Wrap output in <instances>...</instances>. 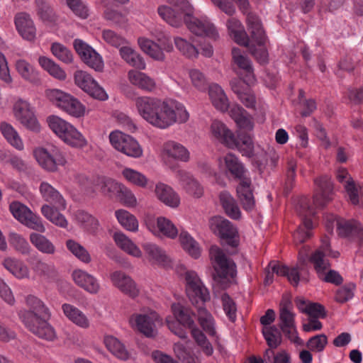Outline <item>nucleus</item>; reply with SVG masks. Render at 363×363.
<instances>
[{
	"mask_svg": "<svg viewBox=\"0 0 363 363\" xmlns=\"http://www.w3.org/2000/svg\"><path fill=\"white\" fill-rule=\"evenodd\" d=\"M134 103L138 114L149 124L160 129L176 123H186L189 118L184 104L174 99L140 96L135 99Z\"/></svg>",
	"mask_w": 363,
	"mask_h": 363,
	"instance_id": "nucleus-1",
	"label": "nucleus"
},
{
	"mask_svg": "<svg viewBox=\"0 0 363 363\" xmlns=\"http://www.w3.org/2000/svg\"><path fill=\"white\" fill-rule=\"evenodd\" d=\"M316 192L313 199V203L304 197L301 198L297 206L296 211L302 218V223L294 234V242L301 244L313 235L312 230L314 224L311 217L316 213V210L323 207L331 200L333 185L330 179L327 177H321L315 180Z\"/></svg>",
	"mask_w": 363,
	"mask_h": 363,
	"instance_id": "nucleus-2",
	"label": "nucleus"
},
{
	"mask_svg": "<svg viewBox=\"0 0 363 363\" xmlns=\"http://www.w3.org/2000/svg\"><path fill=\"white\" fill-rule=\"evenodd\" d=\"M247 23L251 35L250 43L242 24L237 18H230L226 22L229 35L238 44L248 47L259 64H265L268 62L269 56L266 48L267 37L261 21L257 16L250 13L247 17Z\"/></svg>",
	"mask_w": 363,
	"mask_h": 363,
	"instance_id": "nucleus-3",
	"label": "nucleus"
},
{
	"mask_svg": "<svg viewBox=\"0 0 363 363\" xmlns=\"http://www.w3.org/2000/svg\"><path fill=\"white\" fill-rule=\"evenodd\" d=\"M26 303L28 309L18 312L19 318L25 327L40 338L55 340L57 338L55 330L46 320L51 315L49 308L40 299L32 295L26 297Z\"/></svg>",
	"mask_w": 363,
	"mask_h": 363,
	"instance_id": "nucleus-4",
	"label": "nucleus"
},
{
	"mask_svg": "<svg viewBox=\"0 0 363 363\" xmlns=\"http://www.w3.org/2000/svg\"><path fill=\"white\" fill-rule=\"evenodd\" d=\"M172 311L176 320L171 317L166 318L169 329L182 339L187 337V332L182 326L191 329V335L196 344L202 349L206 355L211 356L213 352V346L204 333L196 326L191 311L179 303L172 305Z\"/></svg>",
	"mask_w": 363,
	"mask_h": 363,
	"instance_id": "nucleus-5",
	"label": "nucleus"
},
{
	"mask_svg": "<svg viewBox=\"0 0 363 363\" xmlns=\"http://www.w3.org/2000/svg\"><path fill=\"white\" fill-rule=\"evenodd\" d=\"M43 199L49 204L41 207V213L51 223L60 228H66L68 222L60 211L66 208V201L62 194L48 182H43L39 187Z\"/></svg>",
	"mask_w": 363,
	"mask_h": 363,
	"instance_id": "nucleus-6",
	"label": "nucleus"
},
{
	"mask_svg": "<svg viewBox=\"0 0 363 363\" xmlns=\"http://www.w3.org/2000/svg\"><path fill=\"white\" fill-rule=\"evenodd\" d=\"M340 255L339 252L333 251L330 249V244L328 238H324L321 240V247L316 250L311 257V261L314 265V268L318 273V277L323 281L332 283L336 285L342 282V277L335 270L325 271L329 269L330 263L325 256L337 258Z\"/></svg>",
	"mask_w": 363,
	"mask_h": 363,
	"instance_id": "nucleus-7",
	"label": "nucleus"
},
{
	"mask_svg": "<svg viewBox=\"0 0 363 363\" xmlns=\"http://www.w3.org/2000/svg\"><path fill=\"white\" fill-rule=\"evenodd\" d=\"M48 123L50 128L67 145L79 149L86 146L85 137L69 122L57 116H50Z\"/></svg>",
	"mask_w": 363,
	"mask_h": 363,
	"instance_id": "nucleus-8",
	"label": "nucleus"
},
{
	"mask_svg": "<svg viewBox=\"0 0 363 363\" xmlns=\"http://www.w3.org/2000/svg\"><path fill=\"white\" fill-rule=\"evenodd\" d=\"M169 6L162 5L157 9L159 16L173 27H179L185 18L194 14V8L189 0H167Z\"/></svg>",
	"mask_w": 363,
	"mask_h": 363,
	"instance_id": "nucleus-9",
	"label": "nucleus"
},
{
	"mask_svg": "<svg viewBox=\"0 0 363 363\" xmlns=\"http://www.w3.org/2000/svg\"><path fill=\"white\" fill-rule=\"evenodd\" d=\"M33 156L38 164L49 172H57L59 167L64 166L67 163L63 152L56 147H36L33 150Z\"/></svg>",
	"mask_w": 363,
	"mask_h": 363,
	"instance_id": "nucleus-10",
	"label": "nucleus"
},
{
	"mask_svg": "<svg viewBox=\"0 0 363 363\" xmlns=\"http://www.w3.org/2000/svg\"><path fill=\"white\" fill-rule=\"evenodd\" d=\"M48 99L58 108L75 118L83 116L85 106L77 99L59 89H52L48 92Z\"/></svg>",
	"mask_w": 363,
	"mask_h": 363,
	"instance_id": "nucleus-11",
	"label": "nucleus"
},
{
	"mask_svg": "<svg viewBox=\"0 0 363 363\" xmlns=\"http://www.w3.org/2000/svg\"><path fill=\"white\" fill-rule=\"evenodd\" d=\"M209 256L218 278L228 280L234 277L236 274L235 264L220 248L212 246Z\"/></svg>",
	"mask_w": 363,
	"mask_h": 363,
	"instance_id": "nucleus-12",
	"label": "nucleus"
},
{
	"mask_svg": "<svg viewBox=\"0 0 363 363\" xmlns=\"http://www.w3.org/2000/svg\"><path fill=\"white\" fill-rule=\"evenodd\" d=\"M109 140L114 149L128 157L139 158L143 155V149L138 141L121 131H112Z\"/></svg>",
	"mask_w": 363,
	"mask_h": 363,
	"instance_id": "nucleus-13",
	"label": "nucleus"
},
{
	"mask_svg": "<svg viewBox=\"0 0 363 363\" xmlns=\"http://www.w3.org/2000/svg\"><path fill=\"white\" fill-rule=\"evenodd\" d=\"M211 230L219 236L228 245L236 247L239 244V235L235 225L221 216H214L209 220Z\"/></svg>",
	"mask_w": 363,
	"mask_h": 363,
	"instance_id": "nucleus-14",
	"label": "nucleus"
},
{
	"mask_svg": "<svg viewBox=\"0 0 363 363\" xmlns=\"http://www.w3.org/2000/svg\"><path fill=\"white\" fill-rule=\"evenodd\" d=\"M13 112L15 118L23 127L33 132L40 131V125L35 116V108L28 101L17 99L13 104Z\"/></svg>",
	"mask_w": 363,
	"mask_h": 363,
	"instance_id": "nucleus-15",
	"label": "nucleus"
},
{
	"mask_svg": "<svg viewBox=\"0 0 363 363\" xmlns=\"http://www.w3.org/2000/svg\"><path fill=\"white\" fill-rule=\"evenodd\" d=\"M9 210L16 220L28 228L40 233L45 231L41 218L33 213L26 205L13 201L9 206Z\"/></svg>",
	"mask_w": 363,
	"mask_h": 363,
	"instance_id": "nucleus-16",
	"label": "nucleus"
},
{
	"mask_svg": "<svg viewBox=\"0 0 363 363\" xmlns=\"http://www.w3.org/2000/svg\"><path fill=\"white\" fill-rule=\"evenodd\" d=\"M158 319L156 312L145 309L132 314L129 318L130 326L147 337H153L156 334L155 322Z\"/></svg>",
	"mask_w": 363,
	"mask_h": 363,
	"instance_id": "nucleus-17",
	"label": "nucleus"
},
{
	"mask_svg": "<svg viewBox=\"0 0 363 363\" xmlns=\"http://www.w3.org/2000/svg\"><path fill=\"white\" fill-rule=\"evenodd\" d=\"M185 279L186 294L192 304L195 305L200 302L203 303L209 301V291L196 272L186 271L185 272Z\"/></svg>",
	"mask_w": 363,
	"mask_h": 363,
	"instance_id": "nucleus-18",
	"label": "nucleus"
},
{
	"mask_svg": "<svg viewBox=\"0 0 363 363\" xmlns=\"http://www.w3.org/2000/svg\"><path fill=\"white\" fill-rule=\"evenodd\" d=\"M183 22L185 23L189 31L197 36H205L213 40L219 37L215 25L206 16L196 17L194 14H191Z\"/></svg>",
	"mask_w": 363,
	"mask_h": 363,
	"instance_id": "nucleus-19",
	"label": "nucleus"
},
{
	"mask_svg": "<svg viewBox=\"0 0 363 363\" xmlns=\"http://www.w3.org/2000/svg\"><path fill=\"white\" fill-rule=\"evenodd\" d=\"M75 84L94 99L106 101L108 96L104 89L89 73L78 70L74 75Z\"/></svg>",
	"mask_w": 363,
	"mask_h": 363,
	"instance_id": "nucleus-20",
	"label": "nucleus"
},
{
	"mask_svg": "<svg viewBox=\"0 0 363 363\" xmlns=\"http://www.w3.org/2000/svg\"><path fill=\"white\" fill-rule=\"evenodd\" d=\"M291 303L288 299H283L280 305V328L284 335L293 342L299 343L301 339L295 325L294 313L291 311Z\"/></svg>",
	"mask_w": 363,
	"mask_h": 363,
	"instance_id": "nucleus-21",
	"label": "nucleus"
},
{
	"mask_svg": "<svg viewBox=\"0 0 363 363\" xmlns=\"http://www.w3.org/2000/svg\"><path fill=\"white\" fill-rule=\"evenodd\" d=\"M160 155L164 162L170 167L172 161L186 162L190 159L189 151L183 145L173 140L164 143Z\"/></svg>",
	"mask_w": 363,
	"mask_h": 363,
	"instance_id": "nucleus-22",
	"label": "nucleus"
},
{
	"mask_svg": "<svg viewBox=\"0 0 363 363\" xmlns=\"http://www.w3.org/2000/svg\"><path fill=\"white\" fill-rule=\"evenodd\" d=\"M149 231L157 237L175 239L179 235L176 225L168 218L160 216L157 219H148L145 222Z\"/></svg>",
	"mask_w": 363,
	"mask_h": 363,
	"instance_id": "nucleus-23",
	"label": "nucleus"
},
{
	"mask_svg": "<svg viewBox=\"0 0 363 363\" xmlns=\"http://www.w3.org/2000/svg\"><path fill=\"white\" fill-rule=\"evenodd\" d=\"M13 22L18 35L24 40L33 41L36 37V28L30 14L21 11L15 14Z\"/></svg>",
	"mask_w": 363,
	"mask_h": 363,
	"instance_id": "nucleus-24",
	"label": "nucleus"
},
{
	"mask_svg": "<svg viewBox=\"0 0 363 363\" xmlns=\"http://www.w3.org/2000/svg\"><path fill=\"white\" fill-rule=\"evenodd\" d=\"M335 227L340 236L347 237L357 230L358 223L355 220H346L333 214L327 216L325 217L327 231L332 233Z\"/></svg>",
	"mask_w": 363,
	"mask_h": 363,
	"instance_id": "nucleus-25",
	"label": "nucleus"
},
{
	"mask_svg": "<svg viewBox=\"0 0 363 363\" xmlns=\"http://www.w3.org/2000/svg\"><path fill=\"white\" fill-rule=\"evenodd\" d=\"M112 284L123 293L130 297H136L140 289L135 282L127 274L121 271H115L110 274Z\"/></svg>",
	"mask_w": 363,
	"mask_h": 363,
	"instance_id": "nucleus-26",
	"label": "nucleus"
},
{
	"mask_svg": "<svg viewBox=\"0 0 363 363\" xmlns=\"http://www.w3.org/2000/svg\"><path fill=\"white\" fill-rule=\"evenodd\" d=\"M337 179L343 184L350 201L353 204H357L359 196H362L363 187L357 186L346 169L340 168L337 172Z\"/></svg>",
	"mask_w": 363,
	"mask_h": 363,
	"instance_id": "nucleus-27",
	"label": "nucleus"
},
{
	"mask_svg": "<svg viewBox=\"0 0 363 363\" xmlns=\"http://www.w3.org/2000/svg\"><path fill=\"white\" fill-rule=\"evenodd\" d=\"M250 178L245 177L240 181L237 186V196L242 206L247 212H252L255 208V200L251 187Z\"/></svg>",
	"mask_w": 363,
	"mask_h": 363,
	"instance_id": "nucleus-28",
	"label": "nucleus"
},
{
	"mask_svg": "<svg viewBox=\"0 0 363 363\" xmlns=\"http://www.w3.org/2000/svg\"><path fill=\"white\" fill-rule=\"evenodd\" d=\"M72 278L77 285L91 294H96L100 291L101 286L98 279L86 271L74 270L72 272Z\"/></svg>",
	"mask_w": 363,
	"mask_h": 363,
	"instance_id": "nucleus-29",
	"label": "nucleus"
},
{
	"mask_svg": "<svg viewBox=\"0 0 363 363\" xmlns=\"http://www.w3.org/2000/svg\"><path fill=\"white\" fill-rule=\"evenodd\" d=\"M210 134L213 140L228 147L235 144L234 133L222 121L215 120L211 123Z\"/></svg>",
	"mask_w": 363,
	"mask_h": 363,
	"instance_id": "nucleus-30",
	"label": "nucleus"
},
{
	"mask_svg": "<svg viewBox=\"0 0 363 363\" xmlns=\"http://www.w3.org/2000/svg\"><path fill=\"white\" fill-rule=\"evenodd\" d=\"M129 82L134 86L146 92H152L156 89V82L154 79L146 73L136 69H130L127 74Z\"/></svg>",
	"mask_w": 363,
	"mask_h": 363,
	"instance_id": "nucleus-31",
	"label": "nucleus"
},
{
	"mask_svg": "<svg viewBox=\"0 0 363 363\" xmlns=\"http://www.w3.org/2000/svg\"><path fill=\"white\" fill-rule=\"evenodd\" d=\"M232 56L234 63L245 73L244 82L247 84L254 83L255 78L253 67L248 57L237 48H233Z\"/></svg>",
	"mask_w": 363,
	"mask_h": 363,
	"instance_id": "nucleus-32",
	"label": "nucleus"
},
{
	"mask_svg": "<svg viewBox=\"0 0 363 363\" xmlns=\"http://www.w3.org/2000/svg\"><path fill=\"white\" fill-rule=\"evenodd\" d=\"M113 238L117 247L126 254L136 258L142 257L143 252L140 247L123 233L116 232Z\"/></svg>",
	"mask_w": 363,
	"mask_h": 363,
	"instance_id": "nucleus-33",
	"label": "nucleus"
},
{
	"mask_svg": "<svg viewBox=\"0 0 363 363\" xmlns=\"http://www.w3.org/2000/svg\"><path fill=\"white\" fill-rule=\"evenodd\" d=\"M155 193L157 198L165 205L176 208L180 203L178 194L169 186L159 182L155 186Z\"/></svg>",
	"mask_w": 363,
	"mask_h": 363,
	"instance_id": "nucleus-34",
	"label": "nucleus"
},
{
	"mask_svg": "<svg viewBox=\"0 0 363 363\" xmlns=\"http://www.w3.org/2000/svg\"><path fill=\"white\" fill-rule=\"evenodd\" d=\"M208 95L213 106L221 112H226L230 108V102L223 88L218 84L208 86Z\"/></svg>",
	"mask_w": 363,
	"mask_h": 363,
	"instance_id": "nucleus-35",
	"label": "nucleus"
},
{
	"mask_svg": "<svg viewBox=\"0 0 363 363\" xmlns=\"http://www.w3.org/2000/svg\"><path fill=\"white\" fill-rule=\"evenodd\" d=\"M177 177L187 193L196 198L203 195V189L202 186L189 172L184 170H179L177 173Z\"/></svg>",
	"mask_w": 363,
	"mask_h": 363,
	"instance_id": "nucleus-36",
	"label": "nucleus"
},
{
	"mask_svg": "<svg viewBox=\"0 0 363 363\" xmlns=\"http://www.w3.org/2000/svg\"><path fill=\"white\" fill-rule=\"evenodd\" d=\"M143 248L151 263L164 267L169 264V257L167 256L165 251L156 244L146 242L143 245Z\"/></svg>",
	"mask_w": 363,
	"mask_h": 363,
	"instance_id": "nucleus-37",
	"label": "nucleus"
},
{
	"mask_svg": "<svg viewBox=\"0 0 363 363\" xmlns=\"http://www.w3.org/2000/svg\"><path fill=\"white\" fill-rule=\"evenodd\" d=\"M229 115L240 128L247 130L253 129L252 118L240 106L233 104L230 108Z\"/></svg>",
	"mask_w": 363,
	"mask_h": 363,
	"instance_id": "nucleus-38",
	"label": "nucleus"
},
{
	"mask_svg": "<svg viewBox=\"0 0 363 363\" xmlns=\"http://www.w3.org/2000/svg\"><path fill=\"white\" fill-rule=\"evenodd\" d=\"M119 53L121 58L129 65L139 69L143 70L146 68V64L143 57L129 45L124 44L119 48Z\"/></svg>",
	"mask_w": 363,
	"mask_h": 363,
	"instance_id": "nucleus-39",
	"label": "nucleus"
},
{
	"mask_svg": "<svg viewBox=\"0 0 363 363\" xmlns=\"http://www.w3.org/2000/svg\"><path fill=\"white\" fill-rule=\"evenodd\" d=\"M2 265L12 275L18 279L28 278L29 269L20 259L15 257H8L2 261Z\"/></svg>",
	"mask_w": 363,
	"mask_h": 363,
	"instance_id": "nucleus-40",
	"label": "nucleus"
},
{
	"mask_svg": "<svg viewBox=\"0 0 363 363\" xmlns=\"http://www.w3.org/2000/svg\"><path fill=\"white\" fill-rule=\"evenodd\" d=\"M219 164L220 166L224 164L225 168L234 177L239 179L240 181L242 179L246 177L245 176V168L235 155L231 153L227 154L223 157L220 158Z\"/></svg>",
	"mask_w": 363,
	"mask_h": 363,
	"instance_id": "nucleus-41",
	"label": "nucleus"
},
{
	"mask_svg": "<svg viewBox=\"0 0 363 363\" xmlns=\"http://www.w3.org/2000/svg\"><path fill=\"white\" fill-rule=\"evenodd\" d=\"M62 309L65 315L73 323L82 328L89 326V320L79 308L69 303H64Z\"/></svg>",
	"mask_w": 363,
	"mask_h": 363,
	"instance_id": "nucleus-42",
	"label": "nucleus"
},
{
	"mask_svg": "<svg viewBox=\"0 0 363 363\" xmlns=\"http://www.w3.org/2000/svg\"><path fill=\"white\" fill-rule=\"evenodd\" d=\"M179 240L184 250L191 257L198 259L201 256V249L199 244L186 230L180 231Z\"/></svg>",
	"mask_w": 363,
	"mask_h": 363,
	"instance_id": "nucleus-43",
	"label": "nucleus"
},
{
	"mask_svg": "<svg viewBox=\"0 0 363 363\" xmlns=\"http://www.w3.org/2000/svg\"><path fill=\"white\" fill-rule=\"evenodd\" d=\"M16 69L24 80L35 84L40 82L38 70L26 60L23 59L18 60L16 62Z\"/></svg>",
	"mask_w": 363,
	"mask_h": 363,
	"instance_id": "nucleus-44",
	"label": "nucleus"
},
{
	"mask_svg": "<svg viewBox=\"0 0 363 363\" xmlns=\"http://www.w3.org/2000/svg\"><path fill=\"white\" fill-rule=\"evenodd\" d=\"M269 267L272 268L273 272H275L276 274L286 277L289 281L294 286H298L301 279H304L303 277L301 279L300 273L296 267L289 268L275 262H270Z\"/></svg>",
	"mask_w": 363,
	"mask_h": 363,
	"instance_id": "nucleus-45",
	"label": "nucleus"
},
{
	"mask_svg": "<svg viewBox=\"0 0 363 363\" xmlns=\"http://www.w3.org/2000/svg\"><path fill=\"white\" fill-rule=\"evenodd\" d=\"M197 319L200 326L208 335H216V321L211 313L205 307H198Z\"/></svg>",
	"mask_w": 363,
	"mask_h": 363,
	"instance_id": "nucleus-46",
	"label": "nucleus"
},
{
	"mask_svg": "<svg viewBox=\"0 0 363 363\" xmlns=\"http://www.w3.org/2000/svg\"><path fill=\"white\" fill-rule=\"evenodd\" d=\"M104 342L106 348L117 358L121 360L129 359V352L124 345L116 337L112 335H107L105 336Z\"/></svg>",
	"mask_w": 363,
	"mask_h": 363,
	"instance_id": "nucleus-47",
	"label": "nucleus"
},
{
	"mask_svg": "<svg viewBox=\"0 0 363 363\" xmlns=\"http://www.w3.org/2000/svg\"><path fill=\"white\" fill-rule=\"evenodd\" d=\"M138 44L141 50L155 60L162 61L164 54L158 44L146 38H139Z\"/></svg>",
	"mask_w": 363,
	"mask_h": 363,
	"instance_id": "nucleus-48",
	"label": "nucleus"
},
{
	"mask_svg": "<svg viewBox=\"0 0 363 363\" xmlns=\"http://www.w3.org/2000/svg\"><path fill=\"white\" fill-rule=\"evenodd\" d=\"M30 241L38 251L43 254L53 255L56 252L54 244L41 234L32 233L30 235Z\"/></svg>",
	"mask_w": 363,
	"mask_h": 363,
	"instance_id": "nucleus-49",
	"label": "nucleus"
},
{
	"mask_svg": "<svg viewBox=\"0 0 363 363\" xmlns=\"http://www.w3.org/2000/svg\"><path fill=\"white\" fill-rule=\"evenodd\" d=\"M115 215L118 223L126 230L133 233L138 230L139 223L135 216L123 209L116 211Z\"/></svg>",
	"mask_w": 363,
	"mask_h": 363,
	"instance_id": "nucleus-50",
	"label": "nucleus"
},
{
	"mask_svg": "<svg viewBox=\"0 0 363 363\" xmlns=\"http://www.w3.org/2000/svg\"><path fill=\"white\" fill-rule=\"evenodd\" d=\"M38 63L40 67L52 77L59 80H65L66 79L67 74L65 72L52 60L45 56H41L38 58Z\"/></svg>",
	"mask_w": 363,
	"mask_h": 363,
	"instance_id": "nucleus-51",
	"label": "nucleus"
},
{
	"mask_svg": "<svg viewBox=\"0 0 363 363\" xmlns=\"http://www.w3.org/2000/svg\"><path fill=\"white\" fill-rule=\"evenodd\" d=\"M0 130L4 137L13 147L18 150L23 149V143L18 132L11 125L7 123H2L0 126Z\"/></svg>",
	"mask_w": 363,
	"mask_h": 363,
	"instance_id": "nucleus-52",
	"label": "nucleus"
},
{
	"mask_svg": "<svg viewBox=\"0 0 363 363\" xmlns=\"http://www.w3.org/2000/svg\"><path fill=\"white\" fill-rule=\"evenodd\" d=\"M235 145L230 148L237 149L243 156L250 157L253 155L254 145L252 138L249 135H238V139L235 137Z\"/></svg>",
	"mask_w": 363,
	"mask_h": 363,
	"instance_id": "nucleus-53",
	"label": "nucleus"
},
{
	"mask_svg": "<svg viewBox=\"0 0 363 363\" xmlns=\"http://www.w3.org/2000/svg\"><path fill=\"white\" fill-rule=\"evenodd\" d=\"M94 184L100 189L104 195L109 196L118 194L122 185L114 179L105 177H98Z\"/></svg>",
	"mask_w": 363,
	"mask_h": 363,
	"instance_id": "nucleus-54",
	"label": "nucleus"
},
{
	"mask_svg": "<svg viewBox=\"0 0 363 363\" xmlns=\"http://www.w3.org/2000/svg\"><path fill=\"white\" fill-rule=\"evenodd\" d=\"M122 175L127 182L141 188L147 187L149 184V179L144 174L132 168L123 169Z\"/></svg>",
	"mask_w": 363,
	"mask_h": 363,
	"instance_id": "nucleus-55",
	"label": "nucleus"
},
{
	"mask_svg": "<svg viewBox=\"0 0 363 363\" xmlns=\"http://www.w3.org/2000/svg\"><path fill=\"white\" fill-rule=\"evenodd\" d=\"M298 309L308 315L309 318H323L325 317V311L320 304L316 303H307L305 301H297Z\"/></svg>",
	"mask_w": 363,
	"mask_h": 363,
	"instance_id": "nucleus-56",
	"label": "nucleus"
},
{
	"mask_svg": "<svg viewBox=\"0 0 363 363\" xmlns=\"http://www.w3.org/2000/svg\"><path fill=\"white\" fill-rule=\"evenodd\" d=\"M174 43L177 50L184 57L193 59L198 56V50L186 39L177 36L174 38Z\"/></svg>",
	"mask_w": 363,
	"mask_h": 363,
	"instance_id": "nucleus-57",
	"label": "nucleus"
},
{
	"mask_svg": "<svg viewBox=\"0 0 363 363\" xmlns=\"http://www.w3.org/2000/svg\"><path fill=\"white\" fill-rule=\"evenodd\" d=\"M189 78L191 85L200 91H204L208 86L206 75L199 69L191 68L188 71Z\"/></svg>",
	"mask_w": 363,
	"mask_h": 363,
	"instance_id": "nucleus-58",
	"label": "nucleus"
},
{
	"mask_svg": "<svg viewBox=\"0 0 363 363\" xmlns=\"http://www.w3.org/2000/svg\"><path fill=\"white\" fill-rule=\"evenodd\" d=\"M66 246L80 261L84 263H89L91 262V259L89 252L77 242L73 240H68L66 242Z\"/></svg>",
	"mask_w": 363,
	"mask_h": 363,
	"instance_id": "nucleus-59",
	"label": "nucleus"
},
{
	"mask_svg": "<svg viewBox=\"0 0 363 363\" xmlns=\"http://www.w3.org/2000/svg\"><path fill=\"white\" fill-rule=\"evenodd\" d=\"M262 333L267 345L271 348H277L281 342V335L275 326L264 327Z\"/></svg>",
	"mask_w": 363,
	"mask_h": 363,
	"instance_id": "nucleus-60",
	"label": "nucleus"
},
{
	"mask_svg": "<svg viewBox=\"0 0 363 363\" xmlns=\"http://www.w3.org/2000/svg\"><path fill=\"white\" fill-rule=\"evenodd\" d=\"M52 55L64 63L69 64L73 61L72 52L65 45L59 43H53L51 45Z\"/></svg>",
	"mask_w": 363,
	"mask_h": 363,
	"instance_id": "nucleus-61",
	"label": "nucleus"
},
{
	"mask_svg": "<svg viewBox=\"0 0 363 363\" xmlns=\"http://www.w3.org/2000/svg\"><path fill=\"white\" fill-rule=\"evenodd\" d=\"M10 245L18 252L23 255L30 253V247L27 240L21 235L10 233L9 237Z\"/></svg>",
	"mask_w": 363,
	"mask_h": 363,
	"instance_id": "nucleus-62",
	"label": "nucleus"
},
{
	"mask_svg": "<svg viewBox=\"0 0 363 363\" xmlns=\"http://www.w3.org/2000/svg\"><path fill=\"white\" fill-rule=\"evenodd\" d=\"M82 60L96 72H101L104 69L103 58L94 49L91 50Z\"/></svg>",
	"mask_w": 363,
	"mask_h": 363,
	"instance_id": "nucleus-63",
	"label": "nucleus"
},
{
	"mask_svg": "<svg viewBox=\"0 0 363 363\" xmlns=\"http://www.w3.org/2000/svg\"><path fill=\"white\" fill-rule=\"evenodd\" d=\"M355 289V284L352 282L342 286L336 291L335 296V301L341 303L349 301L353 298Z\"/></svg>",
	"mask_w": 363,
	"mask_h": 363,
	"instance_id": "nucleus-64",
	"label": "nucleus"
}]
</instances>
